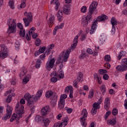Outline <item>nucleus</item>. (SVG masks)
Wrapping results in <instances>:
<instances>
[{
	"label": "nucleus",
	"instance_id": "nucleus-1",
	"mask_svg": "<svg viewBox=\"0 0 127 127\" xmlns=\"http://www.w3.org/2000/svg\"><path fill=\"white\" fill-rule=\"evenodd\" d=\"M98 6V2L93 1L90 5L89 8L88 14L86 17H83L81 20V25L83 27H87L88 24L93 20L92 15L94 13L96 8Z\"/></svg>",
	"mask_w": 127,
	"mask_h": 127
},
{
	"label": "nucleus",
	"instance_id": "nucleus-2",
	"mask_svg": "<svg viewBox=\"0 0 127 127\" xmlns=\"http://www.w3.org/2000/svg\"><path fill=\"white\" fill-rule=\"evenodd\" d=\"M41 96H42V90H40L37 91L36 96L33 95L31 96L30 94L27 93L25 94L24 98L27 101L28 105L30 107H32L34 104V102H36L37 100H39Z\"/></svg>",
	"mask_w": 127,
	"mask_h": 127
},
{
	"label": "nucleus",
	"instance_id": "nucleus-3",
	"mask_svg": "<svg viewBox=\"0 0 127 127\" xmlns=\"http://www.w3.org/2000/svg\"><path fill=\"white\" fill-rule=\"evenodd\" d=\"M16 20L12 18H9L7 21V24L8 25L7 29L8 34L10 33H15L16 32Z\"/></svg>",
	"mask_w": 127,
	"mask_h": 127
},
{
	"label": "nucleus",
	"instance_id": "nucleus-4",
	"mask_svg": "<svg viewBox=\"0 0 127 127\" xmlns=\"http://www.w3.org/2000/svg\"><path fill=\"white\" fill-rule=\"evenodd\" d=\"M116 69L119 72H124L127 70V58L122 59L121 64L118 65Z\"/></svg>",
	"mask_w": 127,
	"mask_h": 127
},
{
	"label": "nucleus",
	"instance_id": "nucleus-5",
	"mask_svg": "<svg viewBox=\"0 0 127 127\" xmlns=\"http://www.w3.org/2000/svg\"><path fill=\"white\" fill-rule=\"evenodd\" d=\"M12 107L9 106L8 104H7L6 108V114L2 118L3 121H6L8 119H10L11 115H12Z\"/></svg>",
	"mask_w": 127,
	"mask_h": 127
},
{
	"label": "nucleus",
	"instance_id": "nucleus-6",
	"mask_svg": "<svg viewBox=\"0 0 127 127\" xmlns=\"http://www.w3.org/2000/svg\"><path fill=\"white\" fill-rule=\"evenodd\" d=\"M15 112L17 115H19V119L22 118L23 114H24V107H23V105L18 103L16 105Z\"/></svg>",
	"mask_w": 127,
	"mask_h": 127
},
{
	"label": "nucleus",
	"instance_id": "nucleus-7",
	"mask_svg": "<svg viewBox=\"0 0 127 127\" xmlns=\"http://www.w3.org/2000/svg\"><path fill=\"white\" fill-rule=\"evenodd\" d=\"M8 56V51L7 48L4 45H1L0 51V59L3 60L4 58H6Z\"/></svg>",
	"mask_w": 127,
	"mask_h": 127
},
{
	"label": "nucleus",
	"instance_id": "nucleus-8",
	"mask_svg": "<svg viewBox=\"0 0 127 127\" xmlns=\"http://www.w3.org/2000/svg\"><path fill=\"white\" fill-rule=\"evenodd\" d=\"M34 30H35V28H34V27H32L30 29V30L29 31V34H27L26 36V39H27V40H30V39H31V35L33 39H35V38L37 37V33H33V32H34Z\"/></svg>",
	"mask_w": 127,
	"mask_h": 127
},
{
	"label": "nucleus",
	"instance_id": "nucleus-9",
	"mask_svg": "<svg viewBox=\"0 0 127 127\" xmlns=\"http://www.w3.org/2000/svg\"><path fill=\"white\" fill-rule=\"evenodd\" d=\"M81 115L82 116V117L80 118L81 125L82 127H86L87 126V124L85 122V121H86V118L88 117V112H87V110L83 109Z\"/></svg>",
	"mask_w": 127,
	"mask_h": 127
},
{
	"label": "nucleus",
	"instance_id": "nucleus-10",
	"mask_svg": "<svg viewBox=\"0 0 127 127\" xmlns=\"http://www.w3.org/2000/svg\"><path fill=\"white\" fill-rule=\"evenodd\" d=\"M55 64V59L53 58L48 61L46 64V69L47 71H50Z\"/></svg>",
	"mask_w": 127,
	"mask_h": 127
},
{
	"label": "nucleus",
	"instance_id": "nucleus-11",
	"mask_svg": "<svg viewBox=\"0 0 127 127\" xmlns=\"http://www.w3.org/2000/svg\"><path fill=\"white\" fill-rule=\"evenodd\" d=\"M76 46H77V44L73 43L71 45V47L69 48V51H66L65 53V54L64 55V61H67V59L69 58V55H70V53H71V51H73L74 49L76 48Z\"/></svg>",
	"mask_w": 127,
	"mask_h": 127
},
{
	"label": "nucleus",
	"instance_id": "nucleus-12",
	"mask_svg": "<svg viewBox=\"0 0 127 127\" xmlns=\"http://www.w3.org/2000/svg\"><path fill=\"white\" fill-rule=\"evenodd\" d=\"M64 55H65V52H63L62 54V57L64 58L63 60H62L61 57H60L57 59L56 62V64H61L60 65V70H61L62 68H63V61H64V62H67V61H68V59H66V61H65V56Z\"/></svg>",
	"mask_w": 127,
	"mask_h": 127
},
{
	"label": "nucleus",
	"instance_id": "nucleus-13",
	"mask_svg": "<svg viewBox=\"0 0 127 127\" xmlns=\"http://www.w3.org/2000/svg\"><path fill=\"white\" fill-rule=\"evenodd\" d=\"M49 113H50V107H49V106H45L42 108L41 114L43 117L46 116V115H48Z\"/></svg>",
	"mask_w": 127,
	"mask_h": 127
},
{
	"label": "nucleus",
	"instance_id": "nucleus-14",
	"mask_svg": "<svg viewBox=\"0 0 127 127\" xmlns=\"http://www.w3.org/2000/svg\"><path fill=\"white\" fill-rule=\"evenodd\" d=\"M73 87L72 86H68L65 88L64 92L66 94H69V97L72 99L73 98Z\"/></svg>",
	"mask_w": 127,
	"mask_h": 127
},
{
	"label": "nucleus",
	"instance_id": "nucleus-15",
	"mask_svg": "<svg viewBox=\"0 0 127 127\" xmlns=\"http://www.w3.org/2000/svg\"><path fill=\"white\" fill-rule=\"evenodd\" d=\"M97 22H98V20L96 19L92 24L91 29L89 31L90 34H93L94 33L95 31H96L97 28Z\"/></svg>",
	"mask_w": 127,
	"mask_h": 127
},
{
	"label": "nucleus",
	"instance_id": "nucleus-16",
	"mask_svg": "<svg viewBox=\"0 0 127 127\" xmlns=\"http://www.w3.org/2000/svg\"><path fill=\"white\" fill-rule=\"evenodd\" d=\"M102 101H103V99L101 97L97 102L93 104V108L94 109H96V110H99V109H100V105H101Z\"/></svg>",
	"mask_w": 127,
	"mask_h": 127
},
{
	"label": "nucleus",
	"instance_id": "nucleus-17",
	"mask_svg": "<svg viewBox=\"0 0 127 127\" xmlns=\"http://www.w3.org/2000/svg\"><path fill=\"white\" fill-rule=\"evenodd\" d=\"M24 15H25V16L27 17L26 18H27V19H29V21H32V19H33V16L32 12H25L24 13Z\"/></svg>",
	"mask_w": 127,
	"mask_h": 127
},
{
	"label": "nucleus",
	"instance_id": "nucleus-18",
	"mask_svg": "<svg viewBox=\"0 0 127 127\" xmlns=\"http://www.w3.org/2000/svg\"><path fill=\"white\" fill-rule=\"evenodd\" d=\"M64 27V23H62L60 25H58L56 27H55L54 31H53V35H56V33L57 32V30L59 29H62Z\"/></svg>",
	"mask_w": 127,
	"mask_h": 127
},
{
	"label": "nucleus",
	"instance_id": "nucleus-19",
	"mask_svg": "<svg viewBox=\"0 0 127 127\" xmlns=\"http://www.w3.org/2000/svg\"><path fill=\"white\" fill-rule=\"evenodd\" d=\"M63 12L64 14H70V6L68 5H64L63 7Z\"/></svg>",
	"mask_w": 127,
	"mask_h": 127
},
{
	"label": "nucleus",
	"instance_id": "nucleus-20",
	"mask_svg": "<svg viewBox=\"0 0 127 127\" xmlns=\"http://www.w3.org/2000/svg\"><path fill=\"white\" fill-rule=\"evenodd\" d=\"M110 107V98L107 97L105 99V105H104V109L106 111L109 110V107Z\"/></svg>",
	"mask_w": 127,
	"mask_h": 127
},
{
	"label": "nucleus",
	"instance_id": "nucleus-21",
	"mask_svg": "<svg viewBox=\"0 0 127 127\" xmlns=\"http://www.w3.org/2000/svg\"><path fill=\"white\" fill-rule=\"evenodd\" d=\"M93 76L94 79H95V80H97L98 83L99 84V85L102 84L101 75L97 73H94L93 74Z\"/></svg>",
	"mask_w": 127,
	"mask_h": 127
},
{
	"label": "nucleus",
	"instance_id": "nucleus-22",
	"mask_svg": "<svg viewBox=\"0 0 127 127\" xmlns=\"http://www.w3.org/2000/svg\"><path fill=\"white\" fill-rule=\"evenodd\" d=\"M109 17H108V16L103 14L101 16H99L97 17V21H104V20H107Z\"/></svg>",
	"mask_w": 127,
	"mask_h": 127
},
{
	"label": "nucleus",
	"instance_id": "nucleus-23",
	"mask_svg": "<svg viewBox=\"0 0 127 127\" xmlns=\"http://www.w3.org/2000/svg\"><path fill=\"white\" fill-rule=\"evenodd\" d=\"M58 20L61 22L62 20H63V14L62 13V11H59L57 14Z\"/></svg>",
	"mask_w": 127,
	"mask_h": 127
},
{
	"label": "nucleus",
	"instance_id": "nucleus-24",
	"mask_svg": "<svg viewBox=\"0 0 127 127\" xmlns=\"http://www.w3.org/2000/svg\"><path fill=\"white\" fill-rule=\"evenodd\" d=\"M26 73H27V70L26 69V68L23 67L19 74L20 78H22L23 76L26 74Z\"/></svg>",
	"mask_w": 127,
	"mask_h": 127
},
{
	"label": "nucleus",
	"instance_id": "nucleus-25",
	"mask_svg": "<svg viewBox=\"0 0 127 127\" xmlns=\"http://www.w3.org/2000/svg\"><path fill=\"white\" fill-rule=\"evenodd\" d=\"M110 22L112 25V26H117L118 25V21L117 19L115 17H113L110 21Z\"/></svg>",
	"mask_w": 127,
	"mask_h": 127
},
{
	"label": "nucleus",
	"instance_id": "nucleus-26",
	"mask_svg": "<svg viewBox=\"0 0 127 127\" xmlns=\"http://www.w3.org/2000/svg\"><path fill=\"white\" fill-rule=\"evenodd\" d=\"M83 73L82 72H79L77 74V79L78 82H83Z\"/></svg>",
	"mask_w": 127,
	"mask_h": 127
},
{
	"label": "nucleus",
	"instance_id": "nucleus-27",
	"mask_svg": "<svg viewBox=\"0 0 127 127\" xmlns=\"http://www.w3.org/2000/svg\"><path fill=\"white\" fill-rule=\"evenodd\" d=\"M64 106H65V101H64L63 100H60V102H59L58 108L60 110H62V109L64 108Z\"/></svg>",
	"mask_w": 127,
	"mask_h": 127
},
{
	"label": "nucleus",
	"instance_id": "nucleus-28",
	"mask_svg": "<svg viewBox=\"0 0 127 127\" xmlns=\"http://www.w3.org/2000/svg\"><path fill=\"white\" fill-rule=\"evenodd\" d=\"M44 118L39 115H37L35 117V122H36L37 123H39V122H41V121H43V119Z\"/></svg>",
	"mask_w": 127,
	"mask_h": 127
},
{
	"label": "nucleus",
	"instance_id": "nucleus-29",
	"mask_svg": "<svg viewBox=\"0 0 127 127\" xmlns=\"http://www.w3.org/2000/svg\"><path fill=\"white\" fill-rule=\"evenodd\" d=\"M59 69V71L58 72V77H59L60 79H63L64 78V71L61 70Z\"/></svg>",
	"mask_w": 127,
	"mask_h": 127
},
{
	"label": "nucleus",
	"instance_id": "nucleus-30",
	"mask_svg": "<svg viewBox=\"0 0 127 127\" xmlns=\"http://www.w3.org/2000/svg\"><path fill=\"white\" fill-rule=\"evenodd\" d=\"M43 122L44 124L45 127H48L49 126L50 121H49V119H48V118H44L43 120Z\"/></svg>",
	"mask_w": 127,
	"mask_h": 127
},
{
	"label": "nucleus",
	"instance_id": "nucleus-31",
	"mask_svg": "<svg viewBox=\"0 0 127 127\" xmlns=\"http://www.w3.org/2000/svg\"><path fill=\"white\" fill-rule=\"evenodd\" d=\"M100 90L102 92L103 95H105V93H106V85H105V84H102L100 87Z\"/></svg>",
	"mask_w": 127,
	"mask_h": 127
},
{
	"label": "nucleus",
	"instance_id": "nucleus-32",
	"mask_svg": "<svg viewBox=\"0 0 127 127\" xmlns=\"http://www.w3.org/2000/svg\"><path fill=\"white\" fill-rule=\"evenodd\" d=\"M23 20L24 21L25 26H26V27H27V26H28V25H29V23L31 22V21H29V19H27V18H26V17L24 18L23 19Z\"/></svg>",
	"mask_w": 127,
	"mask_h": 127
},
{
	"label": "nucleus",
	"instance_id": "nucleus-33",
	"mask_svg": "<svg viewBox=\"0 0 127 127\" xmlns=\"http://www.w3.org/2000/svg\"><path fill=\"white\" fill-rule=\"evenodd\" d=\"M52 3L56 4V10H57V9L59 8V5H60V3H59L58 1H55V0H53V1L51 2V4H52Z\"/></svg>",
	"mask_w": 127,
	"mask_h": 127
},
{
	"label": "nucleus",
	"instance_id": "nucleus-34",
	"mask_svg": "<svg viewBox=\"0 0 127 127\" xmlns=\"http://www.w3.org/2000/svg\"><path fill=\"white\" fill-rule=\"evenodd\" d=\"M8 4L11 9H14V1L13 0H9Z\"/></svg>",
	"mask_w": 127,
	"mask_h": 127
},
{
	"label": "nucleus",
	"instance_id": "nucleus-35",
	"mask_svg": "<svg viewBox=\"0 0 127 127\" xmlns=\"http://www.w3.org/2000/svg\"><path fill=\"white\" fill-rule=\"evenodd\" d=\"M126 54H127V53L126 52H121L118 56L119 60H121V59H122V57H123V56H125Z\"/></svg>",
	"mask_w": 127,
	"mask_h": 127
},
{
	"label": "nucleus",
	"instance_id": "nucleus-36",
	"mask_svg": "<svg viewBox=\"0 0 127 127\" xmlns=\"http://www.w3.org/2000/svg\"><path fill=\"white\" fill-rule=\"evenodd\" d=\"M26 6V0H22L20 5V8H24Z\"/></svg>",
	"mask_w": 127,
	"mask_h": 127
},
{
	"label": "nucleus",
	"instance_id": "nucleus-37",
	"mask_svg": "<svg viewBox=\"0 0 127 127\" xmlns=\"http://www.w3.org/2000/svg\"><path fill=\"white\" fill-rule=\"evenodd\" d=\"M53 96V91L50 90L47 92L46 94V98H50V97H52Z\"/></svg>",
	"mask_w": 127,
	"mask_h": 127
},
{
	"label": "nucleus",
	"instance_id": "nucleus-38",
	"mask_svg": "<svg viewBox=\"0 0 127 127\" xmlns=\"http://www.w3.org/2000/svg\"><path fill=\"white\" fill-rule=\"evenodd\" d=\"M41 65V60H38L36 61V64L35 65V67L37 69H39L40 68V65Z\"/></svg>",
	"mask_w": 127,
	"mask_h": 127
},
{
	"label": "nucleus",
	"instance_id": "nucleus-39",
	"mask_svg": "<svg viewBox=\"0 0 127 127\" xmlns=\"http://www.w3.org/2000/svg\"><path fill=\"white\" fill-rule=\"evenodd\" d=\"M19 35L22 37H24L25 36V29H22L20 30Z\"/></svg>",
	"mask_w": 127,
	"mask_h": 127
},
{
	"label": "nucleus",
	"instance_id": "nucleus-40",
	"mask_svg": "<svg viewBox=\"0 0 127 127\" xmlns=\"http://www.w3.org/2000/svg\"><path fill=\"white\" fill-rule=\"evenodd\" d=\"M108 124H110V125H111V126H115L116 124H117V121L116 120L113 119L112 120H108L107 121Z\"/></svg>",
	"mask_w": 127,
	"mask_h": 127
},
{
	"label": "nucleus",
	"instance_id": "nucleus-41",
	"mask_svg": "<svg viewBox=\"0 0 127 127\" xmlns=\"http://www.w3.org/2000/svg\"><path fill=\"white\" fill-rule=\"evenodd\" d=\"M54 20H55V18L54 17V15L51 14V16L49 18V23L50 24H53V22H54Z\"/></svg>",
	"mask_w": 127,
	"mask_h": 127
},
{
	"label": "nucleus",
	"instance_id": "nucleus-42",
	"mask_svg": "<svg viewBox=\"0 0 127 127\" xmlns=\"http://www.w3.org/2000/svg\"><path fill=\"white\" fill-rule=\"evenodd\" d=\"M94 97V90L91 89L88 95V99H92Z\"/></svg>",
	"mask_w": 127,
	"mask_h": 127
},
{
	"label": "nucleus",
	"instance_id": "nucleus-43",
	"mask_svg": "<svg viewBox=\"0 0 127 127\" xmlns=\"http://www.w3.org/2000/svg\"><path fill=\"white\" fill-rule=\"evenodd\" d=\"M104 60L106 61V62H109L111 61V56L109 55H107L104 57Z\"/></svg>",
	"mask_w": 127,
	"mask_h": 127
},
{
	"label": "nucleus",
	"instance_id": "nucleus-44",
	"mask_svg": "<svg viewBox=\"0 0 127 127\" xmlns=\"http://www.w3.org/2000/svg\"><path fill=\"white\" fill-rule=\"evenodd\" d=\"M16 117H17V115L16 114H15V113H14L12 115V117H11V119H10V122L11 123H12V122L14 121V120H15V119H16Z\"/></svg>",
	"mask_w": 127,
	"mask_h": 127
},
{
	"label": "nucleus",
	"instance_id": "nucleus-45",
	"mask_svg": "<svg viewBox=\"0 0 127 127\" xmlns=\"http://www.w3.org/2000/svg\"><path fill=\"white\" fill-rule=\"evenodd\" d=\"M66 94H62L60 98V101H64V102H65V99H66Z\"/></svg>",
	"mask_w": 127,
	"mask_h": 127
},
{
	"label": "nucleus",
	"instance_id": "nucleus-46",
	"mask_svg": "<svg viewBox=\"0 0 127 127\" xmlns=\"http://www.w3.org/2000/svg\"><path fill=\"white\" fill-rule=\"evenodd\" d=\"M99 72L100 75H104L105 73H108V71L106 69H99Z\"/></svg>",
	"mask_w": 127,
	"mask_h": 127
},
{
	"label": "nucleus",
	"instance_id": "nucleus-47",
	"mask_svg": "<svg viewBox=\"0 0 127 127\" xmlns=\"http://www.w3.org/2000/svg\"><path fill=\"white\" fill-rule=\"evenodd\" d=\"M68 121H69V119L67 117H66L63 119V123H65V124L64 125V126H67Z\"/></svg>",
	"mask_w": 127,
	"mask_h": 127
},
{
	"label": "nucleus",
	"instance_id": "nucleus-48",
	"mask_svg": "<svg viewBox=\"0 0 127 127\" xmlns=\"http://www.w3.org/2000/svg\"><path fill=\"white\" fill-rule=\"evenodd\" d=\"M118 114V109H117L116 108H114L112 111V115H113V116H117Z\"/></svg>",
	"mask_w": 127,
	"mask_h": 127
},
{
	"label": "nucleus",
	"instance_id": "nucleus-49",
	"mask_svg": "<svg viewBox=\"0 0 127 127\" xmlns=\"http://www.w3.org/2000/svg\"><path fill=\"white\" fill-rule=\"evenodd\" d=\"M58 81V78L57 77H53L51 78V81L52 83H56Z\"/></svg>",
	"mask_w": 127,
	"mask_h": 127
},
{
	"label": "nucleus",
	"instance_id": "nucleus-50",
	"mask_svg": "<svg viewBox=\"0 0 127 127\" xmlns=\"http://www.w3.org/2000/svg\"><path fill=\"white\" fill-rule=\"evenodd\" d=\"M81 12H83V13H85L87 11V6H83L81 8Z\"/></svg>",
	"mask_w": 127,
	"mask_h": 127
},
{
	"label": "nucleus",
	"instance_id": "nucleus-51",
	"mask_svg": "<svg viewBox=\"0 0 127 127\" xmlns=\"http://www.w3.org/2000/svg\"><path fill=\"white\" fill-rule=\"evenodd\" d=\"M12 96H13V95H12V96L9 95L7 97V99H6V103H10V102H11V100L12 99Z\"/></svg>",
	"mask_w": 127,
	"mask_h": 127
},
{
	"label": "nucleus",
	"instance_id": "nucleus-52",
	"mask_svg": "<svg viewBox=\"0 0 127 127\" xmlns=\"http://www.w3.org/2000/svg\"><path fill=\"white\" fill-rule=\"evenodd\" d=\"M23 82L24 84H27V82H29V78H28L27 76L25 77V78L23 79Z\"/></svg>",
	"mask_w": 127,
	"mask_h": 127
},
{
	"label": "nucleus",
	"instance_id": "nucleus-53",
	"mask_svg": "<svg viewBox=\"0 0 127 127\" xmlns=\"http://www.w3.org/2000/svg\"><path fill=\"white\" fill-rule=\"evenodd\" d=\"M78 82H80V81H78V80H74L73 82V86L74 87H75V88H78Z\"/></svg>",
	"mask_w": 127,
	"mask_h": 127
},
{
	"label": "nucleus",
	"instance_id": "nucleus-54",
	"mask_svg": "<svg viewBox=\"0 0 127 127\" xmlns=\"http://www.w3.org/2000/svg\"><path fill=\"white\" fill-rule=\"evenodd\" d=\"M17 28H19L20 30L21 29H24V28H23V25H22V24H21V23H17Z\"/></svg>",
	"mask_w": 127,
	"mask_h": 127
},
{
	"label": "nucleus",
	"instance_id": "nucleus-55",
	"mask_svg": "<svg viewBox=\"0 0 127 127\" xmlns=\"http://www.w3.org/2000/svg\"><path fill=\"white\" fill-rule=\"evenodd\" d=\"M97 110L98 109L93 108L91 111L92 115H96L97 114Z\"/></svg>",
	"mask_w": 127,
	"mask_h": 127
},
{
	"label": "nucleus",
	"instance_id": "nucleus-56",
	"mask_svg": "<svg viewBox=\"0 0 127 127\" xmlns=\"http://www.w3.org/2000/svg\"><path fill=\"white\" fill-rule=\"evenodd\" d=\"M51 76L52 77H58V73H56V71H54L51 74Z\"/></svg>",
	"mask_w": 127,
	"mask_h": 127
},
{
	"label": "nucleus",
	"instance_id": "nucleus-57",
	"mask_svg": "<svg viewBox=\"0 0 127 127\" xmlns=\"http://www.w3.org/2000/svg\"><path fill=\"white\" fill-rule=\"evenodd\" d=\"M40 42H41V41L40 39H37V40L35 41V44L36 46H39L40 45Z\"/></svg>",
	"mask_w": 127,
	"mask_h": 127
},
{
	"label": "nucleus",
	"instance_id": "nucleus-58",
	"mask_svg": "<svg viewBox=\"0 0 127 127\" xmlns=\"http://www.w3.org/2000/svg\"><path fill=\"white\" fill-rule=\"evenodd\" d=\"M86 57V54L85 53H82L80 54L79 58V59H84Z\"/></svg>",
	"mask_w": 127,
	"mask_h": 127
},
{
	"label": "nucleus",
	"instance_id": "nucleus-59",
	"mask_svg": "<svg viewBox=\"0 0 127 127\" xmlns=\"http://www.w3.org/2000/svg\"><path fill=\"white\" fill-rule=\"evenodd\" d=\"M79 38V36L78 35L76 36L73 40V43H75V44H77L78 43V38Z\"/></svg>",
	"mask_w": 127,
	"mask_h": 127
},
{
	"label": "nucleus",
	"instance_id": "nucleus-60",
	"mask_svg": "<svg viewBox=\"0 0 127 127\" xmlns=\"http://www.w3.org/2000/svg\"><path fill=\"white\" fill-rule=\"evenodd\" d=\"M110 115H111V111H108L105 116H104V118L105 119V120H107V119H108V118L109 117V116H110Z\"/></svg>",
	"mask_w": 127,
	"mask_h": 127
},
{
	"label": "nucleus",
	"instance_id": "nucleus-61",
	"mask_svg": "<svg viewBox=\"0 0 127 127\" xmlns=\"http://www.w3.org/2000/svg\"><path fill=\"white\" fill-rule=\"evenodd\" d=\"M11 85H15L16 84V78H12L11 81Z\"/></svg>",
	"mask_w": 127,
	"mask_h": 127
},
{
	"label": "nucleus",
	"instance_id": "nucleus-62",
	"mask_svg": "<svg viewBox=\"0 0 127 127\" xmlns=\"http://www.w3.org/2000/svg\"><path fill=\"white\" fill-rule=\"evenodd\" d=\"M45 57H46L45 54H43L42 55L40 56V58L41 60H45Z\"/></svg>",
	"mask_w": 127,
	"mask_h": 127
},
{
	"label": "nucleus",
	"instance_id": "nucleus-63",
	"mask_svg": "<svg viewBox=\"0 0 127 127\" xmlns=\"http://www.w3.org/2000/svg\"><path fill=\"white\" fill-rule=\"evenodd\" d=\"M46 48H45V47H43L39 50V51H40L41 54V53H43V52H44V51H45Z\"/></svg>",
	"mask_w": 127,
	"mask_h": 127
},
{
	"label": "nucleus",
	"instance_id": "nucleus-64",
	"mask_svg": "<svg viewBox=\"0 0 127 127\" xmlns=\"http://www.w3.org/2000/svg\"><path fill=\"white\" fill-rule=\"evenodd\" d=\"M103 79L104 80H109V75L107 74H104L103 75Z\"/></svg>",
	"mask_w": 127,
	"mask_h": 127
}]
</instances>
